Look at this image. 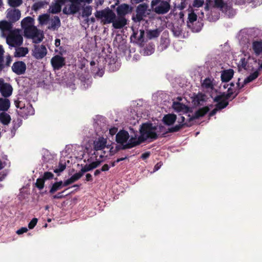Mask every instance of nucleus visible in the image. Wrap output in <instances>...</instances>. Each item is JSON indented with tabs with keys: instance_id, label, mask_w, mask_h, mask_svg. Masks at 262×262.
<instances>
[{
	"instance_id": "1",
	"label": "nucleus",
	"mask_w": 262,
	"mask_h": 262,
	"mask_svg": "<svg viewBox=\"0 0 262 262\" xmlns=\"http://www.w3.org/2000/svg\"><path fill=\"white\" fill-rule=\"evenodd\" d=\"M156 129V127L153 126L151 123H143L140 128V135L138 139L132 137L129 139L128 143L122 146V148L124 149H130L140 144L147 139L156 140L158 136L157 134L154 131Z\"/></svg>"
},
{
	"instance_id": "2",
	"label": "nucleus",
	"mask_w": 262,
	"mask_h": 262,
	"mask_svg": "<svg viewBox=\"0 0 262 262\" xmlns=\"http://www.w3.org/2000/svg\"><path fill=\"white\" fill-rule=\"evenodd\" d=\"M6 37L7 43L11 47H16L21 46L23 42V38L18 29H14L10 31Z\"/></svg>"
},
{
	"instance_id": "3",
	"label": "nucleus",
	"mask_w": 262,
	"mask_h": 262,
	"mask_svg": "<svg viewBox=\"0 0 262 262\" xmlns=\"http://www.w3.org/2000/svg\"><path fill=\"white\" fill-rule=\"evenodd\" d=\"M151 7L152 10L158 14H166L170 9L169 3L162 0H152Z\"/></svg>"
},
{
	"instance_id": "4",
	"label": "nucleus",
	"mask_w": 262,
	"mask_h": 262,
	"mask_svg": "<svg viewBox=\"0 0 262 262\" xmlns=\"http://www.w3.org/2000/svg\"><path fill=\"white\" fill-rule=\"evenodd\" d=\"M24 32L25 36L27 38L32 39L35 43L40 42L43 38L42 33H40V31L34 25L28 28H25Z\"/></svg>"
},
{
	"instance_id": "5",
	"label": "nucleus",
	"mask_w": 262,
	"mask_h": 262,
	"mask_svg": "<svg viewBox=\"0 0 262 262\" xmlns=\"http://www.w3.org/2000/svg\"><path fill=\"white\" fill-rule=\"evenodd\" d=\"M95 15L97 18H103L102 20L103 24L112 23L116 17L115 13L110 9L97 11Z\"/></svg>"
},
{
	"instance_id": "6",
	"label": "nucleus",
	"mask_w": 262,
	"mask_h": 262,
	"mask_svg": "<svg viewBox=\"0 0 262 262\" xmlns=\"http://www.w3.org/2000/svg\"><path fill=\"white\" fill-rule=\"evenodd\" d=\"M129 134L127 131L122 130L119 132L116 136V141L120 145L116 146V150H124L122 146L125 145L128 143H126L129 139Z\"/></svg>"
},
{
	"instance_id": "7",
	"label": "nucleus",
	"mask_w": 262,
	"mask_h": 262,
	"mask_svg": "<svg viewBox=\"0 0 262 262\" xmlns=\"http://www.w3.org/2000/svg\"><path fill=\"white\" fill-rule=\"evenodd\" d=\"M13 88L11 85L9 83L4 82L3 78H0V92L2 95L7 98L12 95Z\"/></svg>"
},
{
	"instance_id": "8",
	"label": "nucleus",
	"mask_w": 262,
	"mask_h": 262,
	"mask_svg": "<svg viewBox=\"0 0 262 262\" xmlns=\"http://www.w3.org/2000/svg\"><path fill=\"white\" fill-rule=\"evenodd\" d=\"M20 16V11L17 9H8L6 11V17L12 24L18 20Z\"/></svg>"
},
{
	"instance_id": "9",
	"label": "nucleus",
	"mask_w": 262,
	"mask_h": 262,
	"mask_svg": "<svg viewBox=\"0 0 262 262\" xmlns=\"http://www.w3.org/2000/svg\"><path fill=\"white\" fill-rule=\"evenodd\" d=\"M47 54V50L45 45H35L33 50V56L37 59L43 58Z\"/></svg>"
},
{
	"instance_id": "10",
	"label": "nucleus",
	"mask_w": 262,
	"mask_h": 262,
	"mask_svg": "<svg viewBox=\"0 0 262 262\" xmlns=\"http://www.w3.org/2000/svg\"><path fill=\"white\" fill-rule=\"evenodd\" d=\"M51 63L54 69L59 70L65 65V58L56 55L52 58Z\"/></svg>"
},
{
	"instance_id": "11",
	"label": "nucleus",
	"mask_w": 262,
	"mask_h": 262,
	"mask_svg": "<svg viewBox=\"0 0 262 262\" xmlns=\"http://www.w3.org/2000/svg\"><path fill=\"white\" fill-rule=\"evenodd\" d=\"M12 70L17 75H22L25 73L26 70V65L23 61H16L12 66Z\"/></svg>"
},
{
	"instance_id": "12",
	"label": "nucleus",
	"mask_w": 262,
	"mask_h": 262,
	"mask_svg": "<svg viewBox=\"0 0 262 262\" xmlns=\"http://www.w3.org/2000/svg\"><path fill=\"white\" fill-rule=\"evenodd\" d=\"M148 8V6L146 4H141L139 5L136 8V18H133L135 21L136 19L137 21L140 22L143 19V17L145 15V12Z\"/></svg>"
},
{
	"instance_id": "13",
	"label": "nucleus",
	"mask_w": 262,
	"mask_h": 262,
	"mask_svg": "<svg viewBox=\"0 0 262 262\" xmlns=\"http://www.w3.org/2000/svg\"><path fill=\"white\" fill-rule=\"evenodd\" d=\"M132 10V7L129 5L122 4L118 6L116 9V11L119 16L124 17L126 14L131 12Z\"/></svg>"
},
{
	"instance_id": "14",
	"label": "nucleus",
	"mask_w": 262,
	"mask_h": 262,
	"mask_svg": "<svg viewBox=\"0 0 262 262\" xmlns=\"http://www.w3.org/2000/svg\"><path fill=\"white\" fill-rule=\"evenodd\" d=\"M209 111V108L208 106H205L199 108L198 111H196L194 115L191 116L190 115H188L189 118V122H191L192 121L198 119L200 117L204 116Z\"/></svg>"
},
{
	"instance_id": "15",
	"label": "nucleus",
	"mask_w": 262,
	"mask_h": 262,
	"mask_svg": "<svg viewBox=\"0 0 262 262\" xmlns=\"http://www.w3.org/2000/svg\"><path fill=\"white\" fill-rule=\"evenodd\" d=\"M12 23L9 20L8 21L6 20L0 21V29L3 33V36H6L4 34L6 32H9V33L10 31H12L13 30H12Z\"/></svg>"
},
{
	"instance_id": "16",
	"label": "nucleus",
	"mask_w": 262,
	"mask_h": 262,
	"mask_svg": "<svg viewBox=\"0 0 262 262\" xmlns=\"http://www.w3.org/2000/svg\"><path fill=\"white\" fill-rule=\"evenodd\" d=\"M172 107L173 109L178 113L182 112L187 113L189 112V107L188 106L179 102L174 101L172 104Z\"/></svg>"
},
{
	"instance_id": "17",
	"label": "nucleus",
	"mask_w": 262,
	"mask_h": 262,
	"mask_svg": "<svg viewBox=\"0 0 262 262\" xmlns=\"http://www.w3.org/2000/svg\"><path fill=\"white\" fill-rule=\"evenodd\" d=\"M12 62V58L10 55H8L6 58L5 61L4 57L0 58V73L3 71H5L6 70L10 67Z\"/></svg>"
},
{
	"instance_id": "18",
	"label": "nucleus",
	"mask_w": 262,
	"mask_h": 262,
	"mask_svg": "<svg viewBox=\"0 0 262 262\" xmlns=\"http://www.w3.org/2000/svg\"><path fill=\"white\" fill-rule=\"evenodd\" d=\"M112 23L114 28L120 29L126 25V19L124 17L118 16V18L117 19L115 18Z\"/></svg>"
},
{
	"instance_id": "19",
	"label": "nucleus",
	"mask_w": 262,
	"mask_h": 262,
	"mask_svg": "<svg viewBox=\"0 0 262 262\" xmlns=\"http://www.w3.org/2000/svg\"><path fill=\"white\" fill-rule=\"evenodd\" d=\"M177 120V116L173 114H168L163 118L162 121L166 125H171L174 123Z\"/></svg>"
},
{
	"instance_id": "20",
	"label": "nucleus",
	"mask_w": 262,
	"mask_h": 262,
	"mask_svg": "<svg viewBox=\"0 0 262 262\" xmlns=\"http://www.w3.org/2000/svg\"><path fill=\"white\" fill-rule=\"evenodd\" d=\"M234 75V71L233 69H230L226 70H224L221 74V80L222 82L229 81Z\"/></svg>"
},
{
	"instance_id": "21",
	"label": "nucleus",
	"mask_w": 262,
	"mask_h": 262,
	"mask_svg": "<svg viewBox=\"0 0 262 262\" xmlns=\"http://www.w3.org/2000/svg\"><path fill=\"white\" fill-rule=\"evenodd\" d=\"M64 0H57L56 2L50 6L51 12L52 14L59 13L61 10V6L64 4Z\"/></svg>"
},
{
	"instance_id": "22",
	"label": "nucleus",
	"mask_w": 262,
	"mask_h": 262,
	"mask_svg": "<svg viewBox=\"0 0 262 262\" xmlns=\"http://www.w3.org/2000/svg\"><path fill=\"white\" fill-rule=\"evenodd\" d=\"M34 19L30 16L24 18L21 21V26L24 30L25 28H28L34 26Z\"/></svg>"
},
{
	"instance_id": "23",
	"label": "nucleus",
	"mask_w": 262,
	"mask_h": 262,
	"mask_svg": "<svg viewBox=\"0 0 262 262\" xmlns=\"http://www.w3.org/2000/svg\"><path fill=\"white\" fill-rule=\"evenodd\" d=\"M106 140L104 138H99L97 141L94 142V148L95 150L104 149L106 146Z\"/></svg>"
},
{
	"instance_id": "24",
	"label": "nucleus",
	"mask_w": 262,
	"mask_h": 262,
	"mask_svg": "<svg viewBox=\"0 0 262 262\" xmlns=\"http://www.w3.org/2000/svg\"><path fill=\"white\" fill-rule=\"evenodd\" d=\"M252 49L256 55H259L262 53V41H253Z\"/></svg>"
},
{
	"instance_id": "25",
	"label": "nucleus",
	"mask_w": 262,
	"mask_h": 262,
	"mask_svg": "<svg viewBox=\"0 0 262 262\" xmlns=\"http://www.w3.org/2000/svg\"><path fill=\"white\" fill-rule=\"evenodd\" d=\"M60 25L61 23L59 17L57 16H55L51 20V25L48 27V29L55 30L60 26Z\"/></svg>"
},
{
	"instance_id": "26",
	"label": "nucleus",
	"mask_w": 262,
	"mask_h": 262,
	"mask_svg": "<svg viewBox=\"0 0 262 262\" xmlns=\"http://www.w3.org/2000/svg\"><path fill=\"white\" fill-rule=\"evenodd\" d=\"M10 102L7 98H0V111H7L10 107Z\"/></svg>"
},
{
	"instance_id": "27",
	"label": "nucleus",
	"mask_w": 262,
	"mask_h": 262,
	"mask_svg": "<svg viewBox=\"0 0 262 262\" xmlns=\"http://www.w3.org/2000/svg\"><path fill=\"white\" fill-rule=\"evenodd\" d=\"M24 111H20L19 113L21 114L23 117L27 116L34 114V108L32 105L29 103H28L24 108Z\"/></svg>"
},
{
	"instance_id": "28",
	"label": "nucleus",
	"mask_w": 262,
	"mask_h": 262,
	"mask_svg": "<svg viewBox=\"0 0 262 262\" xmlns=\"http://www.w3.org/2000/svg\"><path fill=\"white\" fill-rule=\"evenodd\" d=\"M10 121L11 117L8 114L4 112L0 113V122L3 125H8Z\"/></svg>"
},
{
	"instance_id": "29",
	"label": "nucleus",
	"mask_w": 262,
	"mask_h": 262,
	"mask_svg": "<svg viewBox=\"0 0 262 262\" xmlns=\"http://www.w3.org/2000/svg\"><path fill=\"white\" fill-rule=\"evenodd\" d=\"M28 49L25 47H18L15 50L14 53L15 57H24L28 53Z\"/></svg>"
},
{
	"instance_id": "30",
	"label": "nucleus",
	"mask_w": 262,
	"mask_h": 262,
	"mask_svg": "<svg viewBox=\"0 0 262 262\" xmlns=\"http://www.w3.org/2000/svg\"><path fill=\"white\" fill-rule=\"evenodd\" d=\"M63 187V182L62 181L55 182L52 185V186L51 187V188L49 191V192L51 194H53L56 191L61 189Z\"/></svg>"
},
{
	"instance_id": "31",
	"label": "nucleus",
	"mask_w": 262,
	"mask_h": 262,
	"mask_svg": "<svg viewBox=\"0 0 262 262\" xmlns=\"http://www.w3.org/2000/svg\"><path fill=\"white\" fill-rule=\"evenodd\" d=\"M259 73L258 71H256L253 73L250 74L244 80V84H247L253 80H255L259 76Z\"/></svg>"
},
{
	"instance_id": "32",
	"label": "nucleus",
	"mask_w": 262,
	"mask_h": 262,
	"mask_svg": "<svg viewBox=\"0 0 262 262\" xmlns=\"http://www.w3.org/2000/svg\"><path fill=\"white\" fill-rule=\"evenodd\" d=\"M50 15L48 14H43L38 16V20L39 24L41 25L46 24L49 20Z\"/></svg>"
},
{
	"instance_id": "33",
	"label": "nucleus",
	"mask_w": 262,
	"mask_h": 262,
	"mask_svg": "<svg viewBox=\"0 0 262 262\" xmlns=\"http://www.w3.org/2000/svg\"><path fill=\"white\" fill-rule=\"evenodd\" d=\"M217 103L215 105V107L219 110H222L226 108L229 104V102L226 100H220L216 102Z\"/></svg>"
},
{
	"instance_id": "34",
	"label": "nucleus",
	"mask_w": 262,
	"mask_h": 262,
	"mask_svg": "<svg viewBox=\"0 0 262 262\" xmlns=\"http://www.w3.org/2000/svg\"><path fill=\"white\" fill-rule=\"evenodd\" d=\"M79 4L72 3L69 6V12L70 14L76 13L79 10Z\"/></svg>"
},
{
	"instance_id": "35",
	"label": "nucleus",
	"mask_w": 262,
	"mask_h": 262,
	"mask_svg": "<svg viewBox=\"0 0 262 262\" xmlns=\"http://www.w3.org/2000/svg\"><path fill=\"white\" fill-rule=\"evenodd\" d=\"M93 72L94 74V77H96V76L101 77L104 73V69L102 67H98L97 69H93Z\"/></svg>"
},
{
	"instance_id": "36",
	"label": "nucleus",
	"mask_w": 262,
	"mask_h": 262,
	"mask_svg": "<svg viewBox=\"0 0 262 262\" xmlns=\"http://www.w3.org/2000/svg\"><path fill=\"white\" fill-rule=\"evenodd\" d=\"M184 125H187L186 124H179L175 125L174 126L169 128L168 129V133H174L179 132L180 129L184 127Z\"/></svg>"
},
{
	"instance_id": "37",
	"label": "nucleus",
	"mask_w": 262,
	"mask_h": 262,
	"mask_svg": "<svg viewBox=\"0 0 262 262\" xmlns=\"http://www.w3.org/2000/svg\"><path fill=\"white\" fill-rule=\"evenodd\" d=\"M9 5L12 7H17L23 4L22 0H8Z\"/></svg>"
},
{
	"instance_id": "38",
	"label": "nucleus",
	"mask_w": 262,
	"mask_h": 262,
	"mask_svg": "<svg viewBox=\"0 0 262 262\" xmlns=\"http://www.w3.org/2000/svg\"><path fill=\"white\" fill-rule=\"evenodd\" d=\"M45 182V181L42 178H38L36 180V182L35 184V186L39 190H41L44 188Z\"/></svg>"
},
{
	"instance_id": "39",
	"label": "nucleus",
	"mask_w": 262,
	"mask_h": 262,
	"mask_svg": "<svg viewBox=\"0 0 262 262\" xmlns=\"http://www.w3.org/2000/svg\"><path fill=\"white\" fill-rule=\"evenodd\" d=\"M188 21H187L188 26H190L189 23L193 24L197 19V15L194 12H191L188 14Z\"/></svg>"
},
{
	"instance_id": "40",
	"label": "nucleus",
	"mask_w": 262,
	"mask_h": 262,
	"mask_svg": "<svg viewBox=\"0 0 262 262\" xmlns=\"http://www.w3.org/2000/svg\"><path fill=\"white\" fill-rule=\"evenodd\" d=\"M45 4V2L42 1H39L38 2H36L33 4L32 6V9L35 11H37L38 10L40 9L41 8H42Z\"/></svg>"
},
{
	"instance_id": "41",
	"label": "nucleus",
	"mask_w": 262,
	"mask_h": 262,
	"mask_svg": "<svg viewBox=\"0 0 262 262\" xmlns=\"http://www.w3.org/2000/svg\"><path fill=\"white\" fill-rule=\"evenodd\" d=\"M160 34L159 31L157 29L150 30L148 32V37L150 39L157 37Z\"/></svg>"
},
{
	"instance_id": "42",
	"label": "nucleus",
	"mask_w": 262,
	"mask_h": 262,
	"mask_svg": "<svg viewBox=\"0 0 262 262\" xmlns=\"http://www.w3.org/2000/svg\"><path fill=\"white\" fill-rule=\"evenodd\" d=\"M204 95L202 94H199L196 95L193 100L194 103L197 104H200L201 101H204Z\"/></svg>"
},
{
	"instance_id": "43",
	"label": "nucleus",
	"mask_w": 262,
	"mask_h": 262,
	"mask_svg": "<svg viewBox=\"0 0 262 262\" xmlns=\"http://www.w3.org/2000/svg\"><path fill=\"white\" fill-rule=\"evenodd\" d=\"M54 174L51 172L46 171L43 173L42 178L45 181L46 180H52L54 178Z\"/></svg>"
},
{
	"instance_id": "44",
	"label": "nucleus",
	"mask_w": 262,
	"mask_h": 262,
	"mask_svg": "<svg viewBox=\"0 0 262 262\" xmlns=\"http://www.w3.org/2000/svg\"><path fill=\"white\" fill-rule=\"evenodd\" d=\"M66 168V164L65 163H59L58 168L54 170L55 173H58L63 171Z\"/></svg>"
},
{
	"instance_id": "45",
	"label": "nucleus",
	"mask_w": 262,
	"mask_h": 262,
	"mask_svg": "<svg viewBox=\"0 0 262 262\" xmlns=\"http://www.w3.org/2000/svg\"><path fill=\"white\" fill-rule=\"evenodd\" d=\"M94 165H93V163H91L89 164H86L84 167H83L81 169L83 173H85L86 172L91 171L94 169H95Z\"/></svg>"
},
{
	"instance_id": "46",
	"label": "nucleus",
	"mask_w": 262,
	"mask_h": 262,
	"mask_svg": "<svg viewBox=\"0 0 262 262\" xmlns=\"http://www.w3.org/2000/svg\"><path fill=\"white\" fill-rule=\"evenodd\" d=\"M15 105L17 108H19L20 109V111H24V108L26 106L24 102L19 100L15 101Z\"/></svg>"
},
{
	"instance_id": "47",
	"label": "nucleus",
	"mask_w": 262,
	"mask_h": 262,
	"mask_svg": "<svg viewBox=\"0 0 262 262\" xmlns=\"http://www.w3.org/2000/svg\"><path fill=\"white\" fill-rule=\"evenodd\" d=\"M92 13V8L90 6H86L82 11V15L85 17H89Z\"/></svg>"
},
{
	"instance_id": "48",
	"label": "nucleus",
	"mask_w": 262,
	"mask_h": 262,
	"mask_svg": "<svg viewBox=\"0 0 262 262\" xmlns=\"http://www.w3.org/2000/svg\"><path fill=\"white\" fill-rule=\"evenodd\" d=\"M185 118L184 116H181V118L178 120V123L179 124H186L187 125H184V127H189L191 126V122H189V119L188 120L185 122Z\"/></svg>"
},
{
	"instance_id": "49",
	"label": "nucleus",
	"mask_w": 262,
	"mask_h": 262,
	"mask_svg": "<svg viewBox=\"0 0 262 262\" xmlns=\"http://www.w3.org/2000/svg\"><path fill=\"white\" fill-rule=\"evenodd\" d=\"M203 85L206 88H211L213 86L211 80L208 78L204 80Z\"/></svg>"
},
{
	"instance_id": "50",
	"label": "nucleus",
	"mask_w": 262,
	"mask_h": 262,
	"mask_svg": "<svg viewBox=\"0 0 262 262\" xmlns=\"http://www.w3.org/2000/svg\"><path fill=\"white\" fill-rule=\"evenodd\" d=\"M38 222V219L37 218H33L29 223L28 228L30 229H33L35 226L36 225Z\"/></svg>"
},
{
	"instance_id": "51",
	"label": "nucleus",
	"mask_w": 262,
	"mask_h": 262,
	"mask_svg": "<svg viewBox=\"0 0 262 262\" xmlns=\"http://www.w3.org/2000/svg\"><path fill=\"white\" fill-rule=\"evenodd\" d=\"M204 3V0H194L193 3V6L194 7L199 8L202 7Z\"/></svg>"
},
{
	"instance_id": "52",
	"label": "nucleus",
	"mask_w": 262,
	"mask_h": 262,
	"mask_svg": "<svg viewBox=\"0 0 262 262\" xmlns=\"http://www.w3.org/2000/svg\"><path fill=\"white\" fill-rule=\"evenodd\" d=\"M226 93L223 92L221 95H217L215 97L213 100L214 102L220 101V100H225Z\"/></svg>"
},
{
	"instance_id": "53",
	"label": "nucleus",
	"mask_w": 262,
	"mask_h": 262,
	"mask_svg": "<svg viewBox=\"0 0 262 262\" xmlns=\"http://www.w3.org/2000/svg\"><path fill=\"white\" fill-rule=\"evenodd\" d=\"M83 174L84 173L83 172L82 169H81L80 171H79L78 172H76L72 176V177L75 180V181H76L79 180L83 176Z\"/></svg>"
},
{
	"instance_id": "54",
	"label": "nucleus",
	"mask_w": 262,
	"mask_h": 262,
	"mask_svg": "<svg viewBox=\"0 0 262 262\" xmlns=\"http://www.w3.org/2000/svg\"><path fill=\"white\" fill-rule=\"evenodd\" d=\"M214 5L217 8H223L224 7L225 4L223 0H215Z\"/></svg>"
},
{
	"instance_id": "55",
	"label": "nucleus",
	"mask_w": 262,
	"mask_h": 262,
	"mask_svg": "<svg viewBox=\"0 0 262 262\" xmlns=\"http://www.w3.org/2000/svg\"><path fill=\"white\" fill-rule=\"evenodd\" d=\"M66 190V189L60 192H58L57 194L54 195L53 196V198L54 199H60L63 198L65 195L63 194V193H64Z\"/></svg>"
},
{
	"instance_id": "56",
	"label": "nucleus",
	"mask_w": 262,
	"mask_h": 262,
	"mask_svg": "<svg viewBox=\"0 0 262 262\" xmlns=\"http://www.w3.org/2000/svg\"><path fill=\"white\" fill-rule=\"evenodd\" d=\"M28 231V229L26 227H21L20 229L16 231V233L18 235L26 233Z\"/></svg>"
},
{
	"instance_id": "57",
	"label": "nucleus",
	"mask_w": 262,
	"mask_h": 262,
	"mask_svg": "<svg viewBox=\"0 0 262 262\" xmlns=\"http://www.w3.org/2000/svg\"><path fill=\"white\" fill-rule=\"evenodd\" d=\"M150 155V152L149 151L145 152L142 154L141 158L142 160H144L148 158Z\"/></svg>"
},
{
	"instance_id": "58",
	"label": "nucleus",
	"mask_w": 262,
	"mask_h": 262,
	"mask_svg": "<svg viewBox=\"0 0 262 262\" xmlns=\"http://www.w3.org/2000/svg\"><path fill=\"white\" fill-rule=\"evenodd\" d=\"M110 167H111V166L108 164H105L101 167V170L102 171H107L110 169Z\"/></svg>"
},
{
	"instance_id": "59",
	"label": "nucleus",
	"mask_w": 262,
	"mask_h": 262,
	"mask_svg": "<svg viewBox=\"0 0 262 262\" xmlns=\"http://www.w3.org/2000/svg\"><path fill=\"white\" fill-rule=\"evenodd\" d=\"M239 90H238L237 88L234 89V92H233V95L232 98L231 99V100H233L236 97V96L239 93Z\"/></svg>"
},
{
	"instance_id": "60",
	"label": "nucleus",
	"mask_w": 262,
	"mask_h": 262,
	"mask_svg": "<svg viewBox=\"0 0 262 262\" xmlns=\"http://www.w3.org/2000/svg\"><path fill=\"white\" fill-rule=\"evenodd\" d=\"M239 81H240V78H238V81L236 82V85H237L236 88L238 90H241V89H242L244 87L245 85L246 84H244V82L242 84H241Z\"/></svg>"
},
{
	"instance_id": "61",
	"label": "nucleus",
	"mask_w": 262,
	"mask_h": 262,
	"mask_svg": "<svg viewBox=\"0 0 262 262\" xmlns=\"http://www.w3.org/2000/svg\"><path fill=\"white\" fill-rule=\"evenodd\" d=\"M144 35V31L143 30H140V35L138 37L137 39L139 41H142V40L143 38Z\"/></svg>"
},
{
	"instance_id": "62",
	"label": "nucleus",
	"mask_w": 262,
	"mask_h": 262,
	"mask_svg": "<svg viewBox=\"0 0 262 262\" xmlns=\"http://www.w3.org/2000/svg\"><path fill=\"white\" fill-rule=\"evenodd\" d=\"M117 130H118L117 128L114 127H113V128H111L110 129V134L111 135L113 136V135H114L115 134H116V133H117Z\"/></svg>"
},
{
	"instance_id": "63",
	"label": "nucleus",
	"mask_w": 262,
	"mask_h": 262,
	"mask_svg": "<svg viewBox=\"0 0 262 262\" xmlns=\"http://www.w3.org/2000/svg\"><path fill=\"white\" fill-rule=\"evenodd\" d=\"M85 180L88 182H91L93 181L92 176L90 173H87L85 176Z\"/></svg>"
},
{
	"instance_id": "64",
	"label": "nucleus",
	"mask_w": 262,
	"mask_h": 262,
	"mask_svg": "<svg viewBox=\"0 0 262 262\" xmlns=\"http://www.w3.org/2000/svg\"><path fill=\"white\" fill-rule=\"evenodd\" d=\"M219 110L215 107V108L212 110L209 114V117H212V116H213L214 115H215L216 114V113H217V112Z\"/></svg>"
}]
</instances>
